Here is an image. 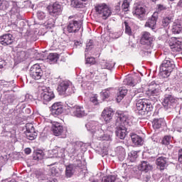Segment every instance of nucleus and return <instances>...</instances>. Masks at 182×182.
<instances>
[{
	"mask_svg": "<svg viewBox=\"0 0 182 182\" xmlns=\"http://www.w3.org/2000/svg\"><path fill=\"white\" fill-rule=\"evenodd\" d=\"M171 56H173V54L169 53L168 57L165 58L164 60L159 67V72L163 76H164V77H168V76H170V73H171V72H173L174 70V68H176L174 61L170 58Z\"/></svg>",
	"mask_w": 182,
	"mask_h": 182,
	"instance_id": "obj_1",
	"label": "nucleus"
},
{
	"mask_svg": "<svg viewBox=\"0 0 182 182\" xmlns=\"http://www.w3.org/2000/svg\"><path fill=\"white\" fill-rule=\"evenodd\" d=\"M58 92L61 96H70L75 93V87L68 80H61L58 83Z\"/></svg>",
	"mask_w": 182,
	"mask_h": 182,
	"instance_id": "obj_2",
	"label": "nucleus"
},
{
	"mask_svg": "<svg viewBox=\"0 0 182 182\" xmlns=\"http://www.w3.org/2000/svg\"><path fill=\"white\" fill-rule=\"evenodd\" d=\"M85 127L88 132H90L95 137H102L103 136V129L106 125H102L97 122L91 121L85 124Z\"/></svg>",
	"mask_w": 182,
	"mask_h": 182,
	"instance_id": "obj_3",
	"label": "nucleus"
},
{
	"mask_svg": "<svg viewBox=\"0 0 182 182\" xmlns=\"http://www.w3.org/2000/svg\"><path fill=\"white\" fill-rule=\"evenodd\" d=\"M95 11L97 15H99L100 18L106 20L109 16L112 15V11L109 6L105 3L97 4L95 6Z\"/></svg>",
	"mask_w": 182,
	"mask_h": 182,
	"instance_id": "obj_4",
	"label": "nucleus"
},
{
	"mask_svg": "<svg viewBox=\"0 0 182 182\" xmlns=\"http://www.w3.org/2000/svg\"><path fill=\"white\" fill-rule=\"evenodd\" d=\"M136 106L139 114L143 115L146 113H149V112L153 111V105L151 104V102L144 99L137 100Z\"/></svg>",
	"mask_w": 182,
	"mask_h": 182,
	"instance_id": "obj_5",
	"label": "nucleus"
},
{
	"mask_svg": "<svg viewBox=\"0 0 182 182\" xmlns=\"http://www.w3.org/2000/svg\"><path fill=\"white\" fill-rule=\"evenodd\" d=\"M117 119L114 124L115 127H127V126H130V117L127 113L119 111L117 112Z\"/></svg>",
	"mask_w": 182,
	"mask_h": 182,
	"instance_id": "obj_6",
	"label": "nucleus"
},
{
	"mask_svg": "<svg viewBox=\"0 0 182 182\" xmlns=\"http://www.w3.org/2000/svg\"><path fill=\"white\" fill-rule=\"evenodd\" d=\"M178 99L175 97L171 94H166L164 95V100H162V105L164 106L165 110H168V109H174L176 105H177Z\"/></svg>",
	"mask_w": 182,
	"mask_h": 182,
	"instance_id": "obj_7",
	"label": "nucleus"
},
{
	"mask_svg": "<svg viewBox=\"0 0 182 182\" xmlns=\"http://www.w3.org/2000/svg\"><path fill=\"white\" fill-rule=\"evenodd\" d=\"M41 99L43 100L44 105H46L48 102H50L53 99H55V94L50 88L47 87H41L40 88Z\"/></svg>",
	"mask_w": 182,
	"mask_h": 182,
	"instance_id": "obj_8",
	"label": "nucleus"
},
{
	"mask_svg": "<svg viewBox=\"0 0 182 182\" xmlns=\"http://www.w3.org/2000/svg\"><path fill=\"white\" fill-rule=\"evenodd\" d=\"M63 11V6L59 2H55L51 6H48V12L50 16L56 18L59 15H62V11Z\"/></svg>",
	"mask_w": 182,
	"mask_h": 182,
	"instance_id": "obj_9",
	"label": "nucleus"
},
{
	"mask_svg": "<svg viewBox=\"0 0 182 182\" xmlns=\"http://www.w3.org/2000/svg\"><path fill=\"white\" fill-rule=\"evenodd\" d=\"M30 76L35 80H39L43 76V71L39 64H34L30 68Z\"/></svg>",
	"mask_w": 182,
	"mask_h": 182,
	"instance_id": "obj_10",
	"label": "nucleus"
},
{
	"mask_svg": "<svg viewBox=\"0 0 182 182\" xmlns=\"http://www.w3.org/2000/svg\"><path fill=\"white\" fill-rule=\"evenodd\" d=\"M154 42V37L147 31H144L141 33L140 43L141 45H147L149 48H153Z\"/></svg>",
	"mask_w": 182,
	"mask_h": 182,
	"instance_id": "obj_11",
	"label": "nucleus"
},
{
	"mask_svg": "<svg viewBox=\"0 0 182 182\" xmlns=\"http://www.w3.org/2000/svg\"><path fill=\"white\" fill-rule=\"evenodd\" d=\"M80 28H82V21L71 20L68 23L67 31L69 33H76L80 31Z\"/></svg>",
	"mask_w": 182,
	"mask_h": 182,
	"instance_id": "obj_12",
	"label": "nucleus"
},
{
	"mask_svg": "<svg viewBox=\"0 0 182 182\" xmlns=\"http://www.w3.org/2000/svg\"><path fill=\"white\" fill-rule=\"evenodd\" d=\"M132 14L136 18L143 21L146 15V9H144V6L141 4H135L133 8Z\"/></svg>",
	"mask_w": 182,
	"mask_h": 182,
	"instance_id": "obj_13",
	"label": "nucleus"
},
{
	"mask_svg": "<svg viewBox=\"0 0 182 182\" xmlns=\"http://www.w3.org/2000/svg\"><path fill=\"white\" fill-rule=\"evenodd\" d=\"M77 164H70L65 166V177L67 178H70L75 174L76 171V167H79L82 164V161L77 160Z\"/></svg>",
	"mask_w": 182,
	"mask_h": 182,
	"instance_id": "obj_14",
	"label": "nucleus"
},
{
	"mask_svg": "<svg viewBox=\"0 0 182 182\" xmlns=\"http://www.w3.org/2000/svg\"><path fill=\"white\" fill-rule=\"evenodd\" d=\"M159 20V13L154 12L152 16L147 20L144 26L154 31L157 28V21Z\"/></svg>",
	"mask_w": 182,
	"mask_h": 182,
	"instance_id": "obj_15",
	"label": "nucleus"
},
{
	"mask_svg": "<svg viewBox=\"0 0 182 182\" xmlns=\"http://www.w3.org/2000/svg\"><path fill=\"white\" fill-rule=\"evenodd\" d=\"M21 8L16 1H12V8L10 11V15L11 18L14 19L16 18V21H21L22 16H21Z\"/></svg>",
	"mask_w": 182,
	"mask_h": 182,
	"instance_id": "obj_16",
	"label": "nucleus"
},
{
	"mask_svg": "<svg viewBox=\"0 0 182 182\" xmlns=\"http://www.w3.org/2000/svg\"><path fill=\"white\" fill-rule=\"evenodd\" d=\"M71 116H74V117L82 118L85 117V116H87V112L85 110V108L80 105H77L75 107L73 108L72 110L70 111Z\"/></svg>",
	"mask_w": 182,
	"mask_h": 182,
	"instance_id": "obj_17",
	"label": "nucleus"
},
{
	"mask_svg": "<svg viewBox=\"0 0 182 182\" xmlns=\"http://www.w3.org/2000/svg\"><path fill=\"white\" fill-rule=\"evenodd\" d=\"M52 129L54 136H60L61 139H66V131L63 129L60 124L58 122L54 124Z\"/></svg>",
	"mask_w": 182,
	"mask_h": 182,
	"instance_id": "obj_18",
	"label": "nucleus"
},
{
	"mask_svg": "<svg viewBox=\"0 0 182 182\" xmlns=\"http://www.w3.org/2000/svg\"><path fill=\"white\" fill-rule=\"evenodd\" d=\"M169 46L172 52H182L181 41H178L177 38L172 37L169 40Z\"/></svg>",
	"mask_w": 182,
	"mask_h": 182,
	"instance_id": "obj_19",
	"label": "nucleus"
},
{
	"mask_svg": "<svg viewBox=\"0 0 182 182\" xmlns=\"http://www.w3.org/2000/svg\"><path fill=\"white\" fill-rule=\"evenodd\" d=\"M156 164L157 166V168L161 170V171H163V170H166L168 166V158L159 156L156 160Z\"/></svg>",
	"mask_w": 182,
	"mask_h": 182,
	"instance_id": "obj_20",
	"label": "nucleus"
},
{
	"mask_svg": "<svg viewBox=\"0 0 182 182\" xmlns=\"http://www.w3.org/2000/svg\"><path fill=\"white\" fill-rule=\"evenodd\" d=\"M0 43L3 46H9L14 43V36L11 33L4 34L0 36Z\"/></svg>",
	"mask_w": 182,
	"mask_h": 182,
	"instance_id": "obj_21",
	"label": "nucleus"
},
{
	"mask_svg": "<svg viewBox=\"0 0 182 182\" xmlns=\"http://www.w3.org/2000/svg\"><path fill=\"white\" fill-rule=\"evenodd\" d=\"M51 113L53 116H59L63 113V105L62 102H55L51 106Z\"/></svg>",
	"mask_w": 182,
	"mask_h": 182,
	"instance_id": "obj_22",
	"label": "nucleus"
},
{
	"mask_svg": "<svg viewBox=\"0 0 182 182\" xmlns=\"http://www.w3.org/2000/svg\"><path fill=\"white\" fill-rule=\"evenodd\" d=\"M117 130L115 131V134L118 139L121 140H124L126 136H127V127H114Z\"/></svg>",
	"mask_w": 182,
	"mask_h": 182,
	"instance_id": "obj_23",
	"label": "nucleus"
},
{
	"mask_svg": "<svg viewBox=\"0 0 182 182\" xmlns=\"http://www.w3.org/2000/svg\"><path fill=\"white\" fill-rule=\"evenodd\" d=\"M85 144L82 141H77L74 144L73 149H71V153L75 156V154H77L79 151H86V148L85 147Z\"/></svg>",
	"mask_w": 182,
	"mask_h": 182,
	"instance_id": "obj_24",
	"label": "nucleus"
},
{
	"mask_svg": "<svg viewBox=\"0 0 182 182\" xmlns=\"http://www.w3.org/2000/svg\"><path fill=\"white\" fill-rule=\"evenodd\" d=\"M113 114H114V113L112 108H105L102 113V117L104 119L105 122L109 123L113 118Z\"/></svg>",
	"mask_w": 182,
	"mask_h": 182,
	"instance_id": "obj_25",
	"label": "nucleus"
},
{
	"mask_svg": "<svg viewBox=\"0 0 182 182\" xmlns=\"http://www.w3.org/2000/svg\"><path fill=\"white\" fill-rule=\"evenodd\" d=\"M159 93H160L159 85L156 84V82H151L148 90V95H150V96H159Z\"/></svg>",
	"mask_w": 182,
	"mask_h": 182,
	"instance_id": "obj_26",
	"label": "nucleus"
},
{
	"mask_svg": "<svg viewBox=\"0 0 182 182\" xmlns=\"http://www.w3.org/2000/svg\"><path fill=\"white\" fill-rule=\"evenodd\" d=\"M114 129V124L108 126L107 128V131L106 132H109L108 134H105V128H103V134L102 136H96L98 139H102V140H110V139H112V133H113V129Z\"/></svg>",
	"mask_w": 182,
	"mask_h": 182,
	"instance_id": "obj_27",
	"label": "nucleus"
},
{
	"mask_svg": "<svg viewBox=\"0 0 182 182\" xmlns=\"http://www.w3.org/2000/svg\"><path fill=\"white\" fill-rule=\"evenodd\" d=\"M10 90H5L4 91V102L5 105H12L14 102H15L16 97H15V95L9 94Z\"/></svg>",
	"mask_w": 182,
	"mask_h": 182,
	"instance_id": "obj_28",
	"label": "nucleus"
},
{
	"mask_svg": "<svg viewBox=\"0 0 182 182\" xmlns=\"http://www.w3.org/2000/svg\"><path fill=\"white\" fill-rule=\"evenodd\" d=\"M28 58V54L23 50L17 51L14 60L17 63H21V62H23Z\"/></svg>",
	"mask_w": 182,
	"mask_h": 182,
	"instance_id": "obj_29",
	"label": "nucleus"
},
{
	"mask_svg": "<svg viewBox=\"0 0 182 182\" xmlns=\"http://www.w3.org/2000/svg\"><path fill=\"white\" fill-rule=\"evenodd\" d=\"M115 154L119 161H123L126 158V150L122 146H118L115 149Z\"/></svg>",
	"mask_w": 182,
	"mask_h": 182,
	"instance_id": "obj_30",
	"label": "nucleus"
},
{
	"mask_svg": "<svg viewBox=\"0 0 182 182\" xmlns=\"http://www.w3.org/2000/svg\"><path fill=\"white\" fill-rule=\"evenodd\" d=\"M132 141L135 146H143L144 140L143 138L136 134H132L131 135Z\"/></svg>",
	"mask_w": 182,
	"mask_h": 182,
	"instance_id": "obj_31",
	"label": "nucleus"
},
{
	"mask_svg": "<svg viewBox=\"0 0 182 182\" xmlns=\"http://www.w3.org/2000/svg\"><path fill=\"white\" fill-rule=\"evenodd\" d=\"M153 166L150 165V164L148 161H143L139 167V170H141V171H145V173L150 171V170H151Z\"/></svg>",
	"mask_w": 182,
	"mask_h": 182,
	"instance_id": "obj_32",
	"label": "nucleus"
},
{
	"mask_svg": "<svg viewBox=\"0 0 182 182\" xmlns=\"http://www.w3.org/2000/svg\"><path fill=\"white\" fill-rule=\"evenodd\" d=\"M127 95V90L126 88L120 87L119 91L117 94V102L120 103L122 100Z\"/></svg>",
	"mask_w": 182,
	"mask_h": 182,
	"instance_id": "obj_33",
	"label": "nucleus"
},
{
	"mask_svg": "<svg viewBox=\"0 0 182 182\" xmlns=\"http://www.w3.org/2000/svg\"><path fill=\"white\" fill-rule=\"evenodd\" d=\"M182 31V26L181 24L178 23H173L172 25L171 31L172 33H174V35H177L180 33Z\"/></svg>",
	"mask_w": 182,
	"mask_h": 182,
	"instance_id": "obj_34",
	"label": "nucleus"
},
{
	"mask_svg": "<svg viewBox=\"0 0 182 182\" xmlns=\"http://www.w3.org/2000/svg\"><path fill=\"white\" fill-rule=\"evenodd\" d=\"M164 124V119L162 118L154 119L153 122L154 129H160Z\"/></svg>",
	"mask_w": 182,
	"mask_h": 182,
	"instance_id": "obj_35",
	"label": "nucleus"
},
{
	"mask_svg": "<svg viewBox=\"0 0 182 182\" xmlns=\"http://www.w3.org/2000/svg\"><path fill=\"white\" fill-rule=\"evenodd\" d=\"M43 156H45V154H43V151H34L33 154V160H42L43 159Z\"/></svg>",
	"mask_w": 182,
	"mask_h": 182,
	"instance_id": "obj_36",
	"label": "nucleus"
},
{
	"mask_svg": "<svg viewBox=\"0 0 182 182\" xmlns=\"http://www.w3.org/2000/svg\"><path fill=\"white\" fill-rule=\"evenodd\" d=\"M87 0H73L71 3V5L74 8H83V2H86Z\"/></svg>",
	"mask_w": 182,
	"mask_h": 182,
	"instance_id": "obj_37",
	"label": "nucleus"
},
{
	"mask_svg": "<svg viewBox=\"0 0 182 182\" xmlns=\"http://www.w3.org/2000/svg\"><path fill=\"white\" fill-rule=\"evenodd\" d=\"M173 16L164 17L162 19V26H164V28H167V26H168V25L173 22Z\"/></svg>",
	"mask_w": 182,
	"mask_h": 182,
	"instance_id": "obj_38",
	"label": "nucleus"
},
{
	"mask_svg": "<svg viewBox=\"0 0 182 182\" xmlns=\"http://www.w3.org/2000/svg\"><path fill=\"white\" fill-rule=\"evenodd\" d=\"M137 157H139V155L136 151H132L128 155V159L131 163H134Z\"/></svg>",
	"mask_w": 182,
	"mask_h": 182,
	"instance_id": "obj_39",
	"label": "nucleus"
},
{
	"mask_svg": "<svg viewBox=\"0 0 182 182\" xmlns=\"http://www.w3.org/2000/svg\"><path fill=\"white\" fill-rule=\"evenodd\" d=\"M76 105H75V102H73L72 100H68L65 101V107H67V110H73L76 107Z\"/></svg>",
	"mask_w": 182,
	"mask_h": 182,
	"instance_id": "obj_40",
	"label": "nucleus"
},
{
	"mask_svg": "<svg viewBox=\"0 0 182 182\" xmlns=\"http://www.w3.org/2000/svg\"><path fill=\"white\" fill-rule=\"evenodd\" d=\"M9 8V2L6 0H0V11H6Z\"/></svg>",
	"mask_w": 182,
	"mask_h": 182,
	"instance_id": "obj_41",
	"label": "nucleus"
},
{
	"mask_svg": "<svg viewBox=\"0 0 182 182\" xmlns=\"http://www.w3.org/2000/svg\"><path fill=\"white\" fill-rule=\"evenodd\" d=\"M25 134L28 140H35L38 137V132L36 131L26 132Z\"/></svg>",
	"mask_w": 182,
	"mask_h": 182,
	"instance_id": "obj_42",
	"label": "nucleus"
},
{
	"mask_svg": "<svg viewBox=\"0 0 182 182\" xmlns=\"http://www.w3.org/2000/svg\"><path fill=\"white\" fill-rule=\"evenodd\" d=\"M85 63L87 65H95L96 63V59L93 57H87V53H85Z\"/></svg>",
	"mask_w": 182,
	"mask_h": 182,
	"instance_id": "obj_43",
	"label": "nucleus"
},
{
	"mask_svg": "<svg viewBox=\"0 0 182 182\" xmlns=\"http://www.w3.org/2000/svg\"><path fill=\"white\" fill-rule=\"evenodd\" d=\"M58 59L59 57L57 53H50L48 56V60H50V62H53V63L58 62Z\"/></svg>",
	"mask_w": 182,
	"mask_h": 182,
	"instance_id": "obj_44",
	"label": "nucleus"
},
{
	"mask_svg": "<svg viewBox=\"0 0 182 182\" xmlns=\"http://www.w3.org/2000/svg\"><path fill=\"white\" fill-rule=\"evenodd\" d=\"M124 25L125 26V33L129 36H132V35H133V32L132 31L130 25L127 23V21H124Z\"/></svg>",
	"mask_w": 182,
	"mask_h": 182,
	"instance_id": "obj_45",
	"label": "nucleus"
},
{
	"mask_svg": "<svg viewBox=\"0 0 182 182\" xmlns=\"http://www.w3.org/2000/svg\"><path fill=\"white\" fill-rule=\"evenodd\" d=\"M173 126L175 127V129H182V119H178V118H176L173 120Z\"/></svg>",
	"mask_w": 182,
	"mask_h": 182,
	"instance_id": "obj_46",
	"label": "nucleus"
},
{
	"mask_svg": "<svg viewBox=\"0 0 182 182\" xmlns=\"http://www.w3.org/2000/svg\"><path fill=\"white\" fill-rule=\"evenodd\" d=\"M115 181H116V176L113 175L105 176L102 180V182H115Z\"/></svg>",
	"mask_w": 182,
	"mask_h": 182,
	"instance_id": "obj_47",
	"label": "nucleus"
},
{
	"mask_svg": "<svg viewBox=\"0 0 182 182\" xmlns=\"http://www.w3.org/2000/svg\"><path fill=\"white\" fill-rule=\"evenodd\" d=\"M171 141V136L166 135L163 138L161 141V144H164L165 146H168Z\"/></svg>",
	"mask_w": 182,
	"mask_h": 182,
	"instance_id": "obj_48",
	"label": "nucleus"
},
{
	"mask_svg": "<svg viewBox=\"0 0 182 182\" xmlns=\"http://www.w3.org/2000/svg\"><path fill=\"white\" fill-rule=\"evenodd\" d=\"M130 2H132V0H124V2L122 4V9L127 12L129 11V6H130Z\"/></svg>",
	"mask_w": 182,
	"mask_h": 182,
	"instance_id": "obj_49",
	"label": "nucleus"
},
{
	"mask_svg": "<svg viewBox=\"0 0 182 182\" xmlns=\"http://www.w3.org/2000/svg\"><path fill=\"white\" fill-rule=\"evenodd\" d=\"M4 87H7L8 89H10L9 90H12L15 87V82L14 80L11 81H6V84L4 85Z\"/></svg>",
	"mask_w": 182,
	"mask_h": 182,
	"instance_id": "obj_50",
	"label": "nucleus"
},
{
	"mask_svg": "<svg viewBox=\"0 0 182 182\" xmlns=\"http://www.w3.org/2000/svg\"><path fill=\"white\" fill-rule=\"evenodd\" d=\"M46 26L48 29H51V28H53V26H55V19L49 18L46 23Z\"/></svg>",
	"mask_w": 182,
	"mask_h": 182,
	"instance_id": "obj_51",
	"label": "nucleus"
},
{
	"mask_svg": "<svg viewBox=\"0 0 182 182\" xmlns=\"http://www.w3.org/2000/svg\"><path fill=\"white\" fill-rule=\"evenodd\" d=\"M30 132H35V127H33V124L31 123H28L26 124V132L25 133H28Z\"/></svg>",
	"mask_w": 182,
	"mask_h": 182,
	"instance_id": "obj_52",
	"label": "nucleus"
},
{
	"mask_svg": "<svg viewBox=\"0 0 182 182\" xmlns=\"http://www.w3.org/2000/svg\"><path fill=\"white\" fill-rule=\"evenodd\" d=\"M100 95L103 100L107 99V97H109L110 96V91H109V89L104 90L102 91Z\"/></svg>",
	"mask_w": 182,
	"mask_h": 182,
	"instance_id": "obj_53",
	"label": "nucleus"
},
{
	"mask_svg": "<svg viewBox=\"0 0 182 182\" xmlns=\"http://www.w3.org/2000/svg\"><path fill=\"white\" fill-rule=\"evenodd\" d=\"M37 18L40 21H43V19H45V18H46V14H45V12H43V11H38L37 12Z\"/></svg>",
	"mask_w": 182,
	"mask_h": 182,
	"instance_id": "obj_54",
	"label": "nucleus"
},
{
	"mask_svg": "<svg viewBox=\"0 0 182 182\" xmlns=\"http://www.w3.org/2000/svg\"><path fill=\"white\" fill-rule=\"evenodd\" d=\"M93 49V40H90L88 43H87L86 48H85V53L86 52H89Z\"/></svg>",
	"mask_w": 182,
	"mask_h": 182,
	"instance_id": "obj_55",
	"label": "nucleus"
},
{
	"mask_svg": "<svg viewBox=\"0 0 182 182\" xmlns=\"http://www.w3.org/2000/svg\"><path fill=\"white\" fill-rule=\"evenodd\" d=\"M124 82H127V85H129V86H134V82H133V77H128Z\"/></svg>",
	"mask_w": 182,
	"mask_h": 182,
	"instance_id": "obj_56",
	"label": "nucleus"
},
{
	"mask_svg": "<svg viewBox=\"0 0 182 182\" xmlns=\"http://www.w3.org/2000/svg\"><path fill=\"white\" fill-rule=\"evenodd\" d=\"M141 93V89L139 90H135L133 91V94H134V97H141V95L143 94H140Z\"/></svg>",
	"mask_w": 182,
	"mask_h": 182,
	"instance_id": "obj_57",
	"label": "nucleus"
},
{
	"mask_svg": "<svg viewBox=\"0 0 182 182\" xmlns=\"http://www.w3.org/2000/svg\"><path fill=\"white\" fill-rule=\"evenodd\" d=\"M157 8L159 12H161V11H166L167 9V6L164 4H158Z\"/></svg>",
	"mask_w": 182,
	"mask_h": 182,
	"instance_id": "obj_58",
	"label": "nucleus"
},
{
	"mask_svg": "<svg viewBox=\"0 0 182 182\" xmlns=\"http://www.w3.org/2000/svg\"><path fill=\"white\" fill-rule=\"evenodd\" d=\"M114 67V63H107L106 62L104 65L105 69H112V68Z\"/></svg>",
	"mask_w": 182,
	"mask_h": 182,
	"instance_id": "obj_59",
	"label": "nucleus"
},
{
	"mask_svg": "<svg viewBox=\"0 0 182 182\" xmlns=\"http://www.w3.org/2000/svg\"><path fill=\"white\" fill-rule=\"evenodd\" d=\"M146 173L145 175H144V181L145 182H149L150 181V178H151V175L147 172H146Z\"/></svg>",
	"mask_w": 182,
	"mask_h": 182,
	"instance_id": "obj_60",
	"label": "nucleus"
},
{
	"mask_svg": "<svg viewBox=\"0 0 182 182\" xmlns=\"http://www.w3.org/2000/svg\"><path fill=\"white\" fill-rule=\"evenodd\" d=\"M5 66H6V62L5 60L0 58V69H3Z\"/></svg>",
	"mask_w": 182,
	"mask_h": 182,
	"instance_id": "obj_61",
	"label": "nucleus"
},
{
	"mask_svg": "<svg viewBox=\"0 0 182 182\" xmlns=\"http://www.w3.org/2000/svg\"><path fill=\"white\" fill-rule=\"evenodd\" d=\"M90 102H92L95 105H97V97H96V96L91 97H90Z\"/></svg>",
	"mask_w": 182,
	"mask_h": 182,
	"instance_id": "obj_62",
	"label": "nucleus"
},
{
	"mask_svg": "<svg viewBox=\"0 0 182 182\" xmlns=\"http://www.w3.org/2000/svg\"><path fill=\"white\" fill-rule=\"evenodd\" d=\"M24 151L26 154H31V153H32V150L31 149V148H26L24 149Z\"/></svg>",
	"mask_w": 182,
	"mask_h": 182,
	"instance_id": "obj_63",
	"label": "nucleus"
},
{
	"mask_svg": "<svg viewBox=\"0 0 182 182\" xmlns=\"http://www.w3.org/2000/svg\"><path fill=\"white\" fill-rule=\"evenodd\" d=\"M11 26L14 28V29H16V28H18V21L11 23Z\"/></svg>",
	"mask_w": 182,
	"mask_h": 182,
	"instance_id": "obj_64",
	"label": "nucleus"
}]
</instances>
